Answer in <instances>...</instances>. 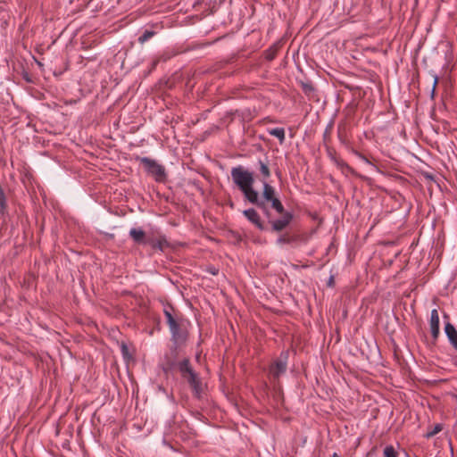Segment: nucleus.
<instances>
[{
  "label": "nucleus",
  "instance_id": "nucleus-1",
  "mask_svg": "<svg viewBox=\"0 0 457 457\" xmlns=\"http://www.w3.org/2000/svg\"><path fill=\"white\" fill-rule=\"evenodd\" d=\"M261 181L262 184V196L259 195V203H262V204L255 205L262 210L270 224L271 230L281 232L290 225L294 219V214L291 212L285 211L281 201L276 195L275 188L269 181Z\"/></svg>",
  "mask_w": 457,
  "mask_h": 457
},
{
  "label": "nucleus",
  "instance_id": "nucleus-2",
  "mask_svg": "<svg viewBox=\"0 0 457 457\" xmlns=\"http://www.w3.org/2000/svg\"><path fill=\"white\" fill-rule=\"evenodd\" d=\"M234 185L243 194L245 201L252 204H259V192L253 187L255 179L252 170L242 165L233 167L230 171Z\"/></svg>",
  "mask_w": 457,
  "mask_h": 457
},
{
  "label": "nucleus",
  "instance_id": "nucleus-3",
  "mask_svg": "<svg viewBox=\"0 0 457 457\" xmlns=\"http://www.w3.org/2000/svg\"><path fill=\"white\" fill-rule=\"evenodd\" d=\"M179 371L183 379L190 386L194 395L200 398L203 392V383L199 375L193 370L188 359H184L178 364Z\"/></svg>",
  "mask_w": 457,
  "mask_h": 457
},
{
  "label": "nucleus",
  "instance_id": "nucleus-4",
  "mask_svg": "<svg viewBox=\"0 0 457 457\" xmlns=\"http://www.w3.org/2000/svg\"><path fill=\"white\" fill-rule=\"evenodd\" d=\"M164 315L170 328L171 341L176 345L184 344L187 339V330L182 328L181 325L175 320L169 310L164 309Z\"/></svg>",
  "mask_w": 457,
  "mask_h": 457
},
{
  "label": "nucleus",
  "instance_id": "nucleus-5",
  "mask_svg": "<svg viewBox=\"0 0 457 457\" xmlns=\"http://www.w3.org/2000/svg\"><path fill=\"white\" fill-rule=\"evenodd\" d=\"M143 165L145 171L154 177L158 182H162L166 179L165 168L155 160L149 157H137Z\"/></svg>",
  "mask_w": 457,
  "mask_h": 457
},
{
  "label": "nucleus",
  "instance_id": "nucleus-6",
  "mask_svg": "<svg viewBox=\"0 0 457 457\" xmlns=\"http://www.w3.org/2000/svg\"><path fill=\"white\" fill-rule=\"evenodd\" d=\"M288 353L282 352L279 357L273 361L269 368V376L272 382L279 379L280 376L285 374L287 369Z\"/></svg>",
  "mask_w": 457,
  "mask_h": 457
},
{
  "label": "nucleus",
  "instance_id": "nucleus-7",
  "mask_svg": "<svg viewBox=\"0 0 457 457\" xmlns=\"http://www.w3.org/2000/svg\"><path fill=\"white\" fill-rule=\"evenodd\" d=\"M243 215L246 218V220L253 224L259 230H265L266 227L262 220V218L258 212L253 208H249L243 211Z\"/></svg>",
  "mask_w": 457,
  "mask_h": 457
},
{
  "label": "nucleus",
  "instance_id": "nucleus-8",
  "mask_svg": "<svg viewBox=\"0 0 457 457\" xmlns=\"http://www.w3.org/2000/svg\"><path fill=\"white\" fill-rule=\"evenodd\" d=\"M298 242L306 243L307 239L301 235L288 233L282 234L276 239V244L278 245H294Z\"/></svg>",
  "mask_w": 457,
  "mask_h": 457
},
{
  "label": "nucleus",
  "instance_id": "nucleus-9",
  "mask_svg": "<svg viewBox=\"0 0 457 457\" xmlns=\"http://www.w3.org/2000/svg\"><path fill=\"white\" fill-rule=\"evenodd\" d=\"M429 328L433 339L436 340L440 334L439 314L436 309H433L431 311L429 319Z\"/></svg>",
  "mask_w": 457,
  "mask_h": 457
},
{
  "label": "nucleus",
  "instance_id": "nucleus-10",
  "mask_svg": "<svg viewBox=\"0 0 457 457\" xmlns=\"http://www.w3.org/2000/svg\"><path fill=\"white\" fill-rule=\"evenodd\" d=\"M129 235L134 243L137 245H147L148 238H146L145 233L142 228H130Z\"/></svg>",
  "mask_w": 457,
  "mask_h": 457
},
{
  "label": "nucleus",
  "instance_id": "nucleus-11",
  "mask_svg": "<svg viewBox=\"0 0 457 457\" xmlns=\"http://www.w3.org/2000/svg\"><path fill=\"white\" fill-rule=\"evenodd\" d=\"M445 333L450 344L457 351V330L455 327L452 323L446 322L445 325Z\"/></svg>",
  "mask_w": 457,
  "mask_h": 457
},
{
  "label": "nucleus",
  "instance_id": "nucleus-12",
  "mask_svg": "<svg viewBox=\"0 0 457 457\" xmlns=\"http://www.w3.org/2000/svg\"><path fill=\"white\" fill-rule=\"evenodd\" d=\"M267 131L270 136L277 137L280 144L284 143L286 137L285 129L283 128L268 129Z\"/></svg>",
  "mask_w": 457,
  "mask_h": 457
},
{
  "label": "nucleus",
  "instance_id": "nucleus-13",
  "mask_svg": "<svg viewBox=\"0 0 457 457\" xmlns=\"http://www.w3.org/2000/svg\"><path fill=\"white\" fill-rule=\"evenodd\" d=\"M259 170L262 177V180L268 181V179L270 177V170L268 164L262 160L258 161Z\"/></svg>",
  "mask_w": 457,
  "mask_h": 457
},
{
  "label": "nucleus",
  "instance_id": "nucleus-14",
  "mask_svg": "<svg viewBox=\"0 0 457 457\" xmlns=\"http://www.w3.org/2000/svg\"><path fill=\"white\" fill-rule=\"evenodd\" d=\"M156 34L155 31L154 30H150V29H145L141 36H139L138 37V42L143 45L145 44L146 41H148L150 38H152L154 35Z\"/></svg>",
  "mask_w": 457,
  "mask_h": 457
},
{
  "label": "nucleus",
  "instance_id": "nucleus-15",
  "mask_svg": "<svg viewBox=\"0 0 457 457\" xmlns=\"http://www.w3.org/2000/svg\"><path fill=\"white\" fill-rule=\"evenodd\" d=\"M165 242V238L162 237L159 239L148 238L147 245H150L153 248L162 250L163 243Z\"/></svg>",
  "mask_w": 457,
  "mask_h": 457
},
{
  "label": "nucleus",
  "instance_id": "nucleus-16",
  "mask_svg": "<svg viewBox=\"0 0 457 457\" xmlns=\"http://www.w3.org/2000/svg\"><path fill=\"white\" fill-rule=\"evenodd\" d=\"M383 457H398V453L393 445H386L383 451Z\"/></svg>",
  "mask_w": 457,
  "mask_h": 457
},
{
  "label": "nucleus",
  "instance_id": "nucleus-17",
  "mask_svg": "<svg viewBox=\"0 0 457 457\" xmlns=\"http://www.w3.org/2000/svg\"><path fill=\"white\" fill-rule=\"evenodd\" d=\"M429 74H430V75H431V77L433 78V85H432V88H431V92H430V97H431V99H434V97H435V93H436V85H437V83H438V76H437V74H436L435 71H429Z\"/></svg>",
  "mask_w": 457,
  "mask_h": 457
},
{
  "label": "nucleus",
  "instance_id": "nucleus-18",
  "mask_svg": "<svg viewBox=\"0 0 457 457\" xmlns=\"http://www.w3.org/2000/svg\"><path fill=\"white\" fill-rule=\"evenodd\" d=\"M354 154L359 159H361L364 163H366L367 165L370 166L373 169H377V167L374 164H372V162L366 156H364L362 154H361V153H359L357 151H354Z\"/></svg>",
  "mask_w": 457,
  "mask_h": 457
},
{
  "label": "nucleus",
  "instance_id": "nucleus-19",
  "mask_svg": "<svg viewBox=\"0 0 457 457\" xmlns=\"http://www.w3.org/2000/svg\"><path fill=\"white\" fill-rule=\"evenodd\" d=\"M443 428L441 424H436L431 431L427 434V437H431L439 433Z\"/></svg>",
  "mask_w": 457,
  "mask_h": 457
},
{
  "label": "nucleus",
  "instance_id": "nucleus-20",
  "mask_svg": "<svg viewBox=\"0 0 457 457\" xmlns=\"http://www.w3.org/2000/svg\"><path fill=\"white\" fill-rule=\"evenodd\" d=\"M207 1L210 5H212L214 7L217 4H220L224 0H207Z\"/></svg>",
  "mask_w": 457,
  "mask_h": 457
},
{
  "label": "nucleus",
  "instance_id": "nucleus-21",
  "mask_svg": "<svg viewBox=\"0 0 457 457\" xmlns=\"http://www.w3.org/2000/svg\"><path fill=\"white\" fill-rule=\"evenodd\" d=\"M303 89L305 93H309L314 90V88L311 85H304Z\"/></svg>",
  "mask_w": 457,
  "mask_h": 457
},
{
  "label": "nucleus",
  "instance_id": "nucleus-22",
  "mask_svg": "<svg viewBox=\"0 0 457 457\" xmlns=\"http://www.w3.org/2000/svg\"><path fill=\"white\" fill-rule=\"evenodd\" d=\"M333 284H334V278L331 276V277L329 278V279H328V285L329 287H332V286H333Z\"/></svg>",
  "mask_w": 457,
  "mask_h": 457
},
{
  "label": "nucleus",
  "instance_id": "nucleus-23",
  "mask_svg": "<svg viewBox=\"0 0 457 457\" xmlns=\"http://www.w3.org/2000/svg\"><path fill=\"white\" fill-rule=\"evenodd\" d=\"M210 271H211V273H212V274H213V275H216V274H217V272H218V271H217V270H215V269H213V270H210Z\"/></svg>",
  "mask_w": 457,
  "mask_h": 457
},
{
  "label": "nucleus",
  "instance_id": "nucleus-24",
  "mask_svg": "<svg viewBox=\"0 0 457 457\" xmlns=\"http://www.w3.org/2000/svg\"><path fill=\"white\" fill-rule=\"evenodd\" d=\"M332 457H338V456H337V453H334L332 454Z\"/></svg>",
  "mask_w": 457,
  "mask_h": 457
},
{
  "label": "nucleus",
  "instance_id": "nucleus-25",
  "mask_svg": "<svg viewBox=\"0 0 457 457\" xmlns=\"http://www.w3.org/2000/svg\"><path fill=\"white\" fill-rule=\"evenodd\" d=\"M268 58L269 59H272L273 58V56H271V54H269V57Z\"/></svg>",
  "mask_w": 457,
  "mask_h": 457
},
{
  "label": "nucleus",
  "instance_id": "nucleus-26",
  "mask_svg": "<svg viewBox=\"0 0 457 457\" xmlns=\"http://www.w3.org/2000/svg\"><path fill=\"white\" fill-rule=\"evenodd\" d=\"M268 58L269 59H272L273 58V56H271V54H269V57Z\"/></svg>",
  "mask_w": 457,
  "mask_h": 457
}]
</instances>
